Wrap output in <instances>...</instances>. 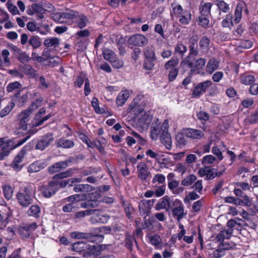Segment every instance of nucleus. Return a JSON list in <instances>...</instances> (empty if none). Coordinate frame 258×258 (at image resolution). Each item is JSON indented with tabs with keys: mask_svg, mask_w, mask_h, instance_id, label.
Masks as SVG:
<instances>
[{
	"mask_svg": "<svg viewBox=\"0 0 258 258\" xmlns=\"http://www.w3.org/2000/svg\"><path fill=\"white\" fill-rule=\"evenodd\" d=\"M34 195L33 186L27 184L21 187L16 195V199L21 206L26 208L33 203Z\"/></svg>",
	"mask_w": 258,
	"mask_h": 258,
	"instance_id": "1",
	"label": "nucleus"
},
{
	"mask_svg": "<svg viewBox=\"0 0 258 258\" xmlns=\"http://www.w3.org/2000/svg\"><path fill=\"white\" fill-rule=\"evenodd\" d=\"M78 12L69 10L64 12L55 13L52 14V19L60 23L70 25V21L77 17Z\"/></svg>",
	"mask_w": 258,
	"mask_h": 258,
	"instance_id": "2",
	"label": "nucleus"
},
{
	"mask_svg": "<svg viewBox=\"0 0 258 258\" xmlns=\"http://www.w3.org/2000/svg\"><path fill=\"white\" fill-rule=\"evenodd\" d=\"M29 138L30 136H27L23 139L20 141H10L7 144L4 145L0 149V160L8 156L11 150L23 145Z\"/></svg>",
	"mask_w": 258,
	"mask_h": 258,
	"instance_id": "3",
	"label": "nucleus"
},
{
	"mask_svg": "<svg viewBox=\"0 0 258 258\" xmlns=\"http://www.w3.org/2000/svg\"><path fill=\"white\" fill-rule=\"evenodd\" d=\"M171 209H172L173 216L178 221H179L186 215V213L184 212V205L178 199L174 200Z\"/></svg>",
	"mask_w": 258,
	"mask_h": 258,
	"instance_id": "4",
	"label": "nucleus"
},
{
	"mask_svg": "<svg viewBox=\"0 0 258 258\" xmlns=\"http://www.w3.org/2000/svg\"><path fill=\"white\" fill-rule=\"evenodd\" d=\"M71 236L73 238L88 239L91 242L97 241L99 239V241H101L103 238V236L102 235H93L90 233H83L78 231H75L71 233Z\"/></svg>",
	"mask_w": 258,
	"mask_h": 258,
	"instance_id": "5",
	"label": "nucleus"
},
{
	"mask_svg": "<svg viewBox=\"0 0 258 258\" xmlns=\"http://www.w3.org/2000/svg\"><path fill=\"white\" fill-rule=\"evenodd\" d=\"M225 168L223 167V169L220 171H218L217 169L213 168L210 169L207 167L201 168L198 173L199 175L203 177L206 176L207 179H212L214 178L216 176H219L221 175L225 171Z\"/></svg>",
	"mask_w": 258,
	"mask_h": 258,
	"instance_id": "6",
	"label": "nucleus"
},
{
	"mask_svg": "<svg viewBox=\"0 0 258 258\" xmlns=\"http://www.w3.org/2000/svg\"><path fill=\"white\" fill-rule=\"evenodd\" d=\"M37 228V224L36 222L31 224H24L18 227V231L19 235L23 238H28L31 234Z\"/></svg>",
	"mask_w": 258,
	"mask_h": 258,
	"instance_id": "7",
	"label": "nucleus"
},
{
	"mask_svg": "<svg viewBox=\"0 0 258 258\" xmlns=\"http://www.w3.org/2000/svg\"><path fill=\"white\" fill-rule=\"evenodd\" d=\"M127 42L129 45L143 47L148 44V39L143 35L135 34L128 38Z\"/></svg>",
	"mask_w": 258,
	"mask_h": 258,
	"instance_id": "8",
	"label": "nucleus"
},
{
	"mask_svg": "<svg viewBox=\"0 0 258 258\" xmlns=\"http://www.w3.org/2000/svg\"><path fill=\"white\" fill-rule=\"evenodd\" d=\"M153 203V200H143L139 202V209L141 216L146 218L149 215Z\"/></svg>",
	"mask_w": 258,
	"mask_h": 258,
	"instance_id": "9",
	"label": "nucleus"
},
{
	"mask_svg": "<svg viewBox=\"0 0 258 258\" xmlns=\"http://www.w3.org/2000/svg\"><path fill=\"white\" fill-rule=\"evenodd\" d=\"M90 200L83 202L81 204V207L84 209L89 208H94L98 206V199L100 197L98 192H92L88 194Z\"/></svg>",
	"mask_w": 258,
	"mask_h": 258,
	"instance_id": "10",
	"label": "nucleus"
},
{
	"mask_svg": "<svg viewBox=\"0 0 258 258\" xmlns=\"http://www.w3.org/2000/svg\"><path fill=\"white\" fill-rule=\"evenodd\" d=\"M212 85L210 80H207L198 84L194 89L192 95L194 97L200 96L203 93L206 92V90Z\"/></svg>",
	"mask_w": 258,
	"mask_h": 258,
	"instance_id": "11",
	"label": "nucleus"
},
{
	"mask_svg": "<svg viewBox=\"0 0 258 258\" xmlns=\"http://www.w3.org/2000/svg\"><path fill=\"white\" fill-rule=\"evenodd\" d=\"M42 194L45 198H50L54 195L58 189V182L52 180L49 182L48 185L46 186H42Z\"/></svg>",
	"mask_w": 258,
	"mask_h": 258,
	"instance_id": "12",
	"label": "nucleus"
},
{
	"mask_svg": "<svg viewBox=\"0 0 258 258\" xmlns=\"http://www.w3.org/2000/svg\"><path fill=\"white\" fill-rule=\"evenodd\" d=\"M54 140L53 135L48 133L42 136L36 145L35 148L41 151L44 150L47 148L51 142Z\"/></svg>",
	"mask_w": 258,
	"mask_h": 258,
	"instance_id": "13",
	"label": "nucleus"
},
{
	"mask_svg": "<svg viewBox=\"0 0 258 258\" xmlns=\"http://www.w3.org/2000/svg\"><path fill=\"white\" fill-rule=\"evenodd\" d=\"M152 120V116L149 113L144 112L141 115L138 120L137 124L142 130H147Z\"/></svg>",
	"mask_w": 258,
	"mask_h": 258,
	"instance_id": "14",
	"label": "nucleus"
},
{
	"mask_svg": "<svg viewBox=\"0 0 258 258\" xmlns=\"http://www.w3.org/2000/svg\"><path fill=\"white\" fill-rule=\"evenodd\" d=\"M137 168L138 177L142 181H146L150 175L147 164L144 162H141L138 164Z\"/></svg>",
	"mask_w": 258,
	"mask_h": 258,
	"instance_id": "15",
	"label": "nucleus"
},
{
	"mask_svg": "<svg viewBox=\"0 0 258 258\" xmlns=\"http://www.w3.org/2000/svg\"><path fill=\"white\" fill-rule=\"evenodd\" d=\"M25 154L26 150L23 148L15 157L12 163L11 164V167L14 170H20L22 168V165H21V164L23 160Z\"/></svg>",
	"mask_w": 258,
	"mask_h": 258,
	"instance_id": "16",
	"label": "nucleus"
},
{
	"mask_svg": "<svg viewBox=\"0 0 258 258\" xmlns=\"http://www.w3.org/2000/svg\"><path fill=\"white\" fill-rule=\"evenodd\" d=\"M198 37L197 35L191 37L189 39V56H196L199 54L198 45Z\"/></svg>",
	"mask_w": 258,
	"mask_h": 258,
	"instance_id": "17",
	"label": "nucleus"
},
{
	"mask_svg": "<svg viewBox=\"0 0 258 258\" xmlns=\"http://www.w3.org/2000/svg\"><path fill=\"white\" fill-rule=\"evenodd\" d=\"M185 135L186 137L196 140H201L204 138L203 131L194 128L185 130Z\"/></svg>",
	"mask_w": 258,
	"mask_h": 258,
	"instance_id": "18",
	"label": "nucleus"
},
{
	"mask_svg": "<svg viewBox=\"0 0 258 258\" xmlns=\"http://www.w3.org/2000/svg\"><path fill=\"white\" fill-rule=\"evenodd\" d=\"M160 123L159 119L156 118L154 120L152 124L150 132L151 137L153 140L157 139L159 135L162 133Z\"/></svg>",
	"mask_w": 258,
	"mask_h": 258,
	"instance_id": "19",
	"label": "nucleus"
},
{
	"mask_svg": "<svg viewBox=\"0 0 258 258\" xmlns=\"http://www.w3.org/2000/svg\"><path fill=\"white\" fill-rule=\"evenodd\" d=\"M233 233V229L228 228L227 230H222L217 234L215 240L219 242L221 244L224 242L225 239H228L230 238Z\"/></svg>",
	"mask_w": 258,
	"mask_h": 258,
	"instance_id": "20",
	"label": "nucleus"
},
{
	"mask_svg": "<svg viewBox=\"0 0 258 258\" xmlns=\"http://www.w3.org/2000/svg\"><path fill=\"white\" fill-rule=\"evenodd\" d=\"M88 247L92 249L94 247L90 246V244L88 242L80 241L73 244L71 249L74 251L80 252L87 250Z\"/></svg>",
	"mask_w": 258,
	"mask_h": 258,
	"instance_id": "21",
	"label": "nucleus"
},
{
	"mask_svg": "<svg viewBox=\"0 0 258 258\" xmlns=\"http://www.w3.org/2000/svg\"><path fill=\"white\" fill-rule=\"evenodd\" d=\"M69 162V161L66 160L56 162L49 167L48 172L51 174L59 172L68 167Z\"/></svg>",
	"mask_w": 258,
	"mask_h": 258,
	"instance_id": "22",
	"label": "nucleus"
},
{
	"mask_svg": "<svg viewBox=\"0 0 258 258\" xmlns=\"http://www.w3.org/2000/svg\"><path fill=\"white\" fill-rule=\"evenodd\" d=\"M174 200H170L168 196H164L162 201L156 204V209L157 210L164 209H171Z\"/></svg>",
	"mask_w": 258,
	"mask_h": 258,
	"instance_id": "23",
	"label": "nucleus"
},
{
	"mask_svg": "<svg viewBox=\"0 0 258 258\" xmlns=\"http://www.w3.org/2000/svg\"><path fill=\"white\" fill-rule=\"evenodd\" d=\"M219 67V62L215 58H211L208 62L206 67V72L209 74H212L214 71L217 70Z\"/></svg>",
	"mask_w": 258,
	"mask_h": 258,
	"instance_id": "24",
	"label": "nucleus"
},
{
	"mask_svg": "<svg viewBox=\"0 0 258 258\" xmlns=\"http://www.w3.org/2000/svg\"><path fill=\"white\" fill-rule=\"evenodd\" d=\"M55 145L57 147L66 149L73 148L75 144L72 140L61 138L56 140Z\"/></svg>",
	"mask_w": 258,
	"mask_h": 258,
	"instance_id": "25",
	"label": "nucleus"
},
{
	"mask_svg": "<svg viewBox=\"0 0 258 258\" xmlns=\"http://www.w3.org/2000/svg\"><path fill=\"white\" fill-rule=\"evenodd\" d=\"M94 187L88 184H75L73 190L76 192H88L94 189Z\"/></svg>",
	"mask_w": 258,
	"mask_h": 258,
	"instance_id": "26",
	"label": "nucleus"
},
{
	"mask_svg": "<svg viewBox=\"0 0 258 258\" xmlns=\"http://www.w3.org/2000/svg\"><path fill=\"white\" fill-rule=\"evenodd\" d=\"M130 96V92L128 90H122L118 95L116 100L117 105L122 106Z\"/></svg>",
	"mask_w": 258,
	"mask_h": 258,
	"instance_id": "27",
	"label": "nucleus"
},
{
	"mask_svg": "<svg viewBox=\"0 0 258 258\" xmlns=\"http://www.w3.org/2000/svg\"><path fill=\"white\" fill-rule=\"evenodd\" d=\"M212 6V4L211 3H204V2H202L199 8L201 15L204 16H209L210 15Z\"/></svg>",
	"mask_w": 258,
	"mask_h": 258,
	"instance_id": "28",
	"label": "nucleus"
},
{
	"mask_svg": "<svg viewBox=\"0 0 258 258\" xmlns=\"http://www.w3.org/2000/svg\"><path fill=\"white\" fill-rule=\"evenodd\" d=\"M160 140L162 143L165 146L166 149L168 150L170 149L172 146V140L170 135L168 132L162 133Z\"/></svg>",
	"mask_w": 258,
	"mask_h": 258,
	"instance_id": "29",
	"label": "nucleus"
},
{
	"mask_svg": "<svg viewBox=\"0 0 258 258\" xmlns=\"http://www.w3.org/2000/svg\"><path fill=\"white\" fill-rule=\"evenodd\" d=\"M40 208L37 205H32L27 212L28 216H32L36 218L40 217Z\"/></svg>",
	"mask_w": 258,
	"mask_h": 258,
	"instance_id": "30",
	"label": "nucleus"
},
{
	"mask_svg": "<svg viewBox=\"0 0 258 258\" xmlns=\"http://www.w3.org/2000/svg\"><path fill=\"white\" fill-rule=\"evenodd\" d=\"M244 4L238 3L236 5V8L234 13V19L233 21L235 23H238L241 19L242 12L243 10Z\"/></svg>",
	"mask_w": 258,
	"mask_h": 258,
	"instance_id": "31",
	"label": "nucleus"
},
{
	"mask_svg": "<svg viewBox=\"0 0 258 258\" xmlns=\"http://www.w3.org/2000/svg\"><path fill=\"white\" fill-rule=\"evenodd\" d=\"M99 209L94 210H86L85 211H82L77 212L75 214V217L78 219H82L83 218L87 216L93 215L95 212H98Z\"/></svg>",
	"mask_w": 258,
	"mask_h": 258,
	"instance_id": "32",
	"label": "nucleus"
},
{
	"mask_svg": "<svg viewBox=\"0 0 258 258\" xmlns=\"http://www.w3.org/2000/svg\"><path fill=\"white\" fill-rule=\"evenodd\" d=\"M144 54L146 59L156 60L155 49L153 46L146 47L144 50Z\"/></svg>",
	"mask_w": 258,
	"mask_h": 258,
	"instance_id": "33",
	"label": "nucleus"
},
{
	"mask_svg": "<svg viewBox=\"0 0 258 258\" xmlns=\"http://www.w3.org/2000/svg\"><path fill=\"white\" fill-rule=\"evenodd\" d=\"M16 101L18 102V105L22 106L28 100V93L21 95V92L19 91L15 94Z\"/></svg>",
	"mask_w": 258,
	"mask_h": 258,
	"instance_id": "34",
	"label": "nucleus"
},
{
	"mask_svg": "<svg viewBox=\"0 0 258 258\" xmlns=\"http://www.w3.org/2000/svg\"><path fill=\"white\" fill-rule=\"evenodd\" d=\"M179 182L176 180L173 181H169L168 183V186L169 189L172 191L174 194H178L180 192L183 190V188L182 187H178L175 189L179 185Z\"/></svg>",
	"mask_w": 258,
	"mask_h": 258,
	"instance_id": "35",
	"label": "nucleus"
},
{
	"mask_svg": "<svg viewBox=\"0 0 258 258\" xmlns=\"http://www.w3.org/2000/svg\"><path fill=\"white\" fill-rule=\"evenodd\" d=\"M144 218V221L142 224V227L144 229H148L149 230H152L154 228V225L157 223L155 218L152 217L149 219Z\"/></svg>",
	"mask_w": 258,
	"mask_h": 258,
	"instance_id": "36",
	"label": "nucleus"
},
{
	"mask_svg": "<svg viewBox=\"0 0 258 258\" xmlns=\"http://www.w3.org/2000/svg\"><path fill=\"white\" fill-rule=\"evenodd\" d=\"M127 111L128 112H133L135 115H142L145 112L143 109L139 105H137L135 103H132L128 107Z\"/></svg>",
	"mask_w": 258,
	"mask_h": 258,
	"instance_id": "37",
	"label": "nucleus"
},
{
	"mask_svg": "<svg viewBox=\"0 0 258 258\" xmlns=\"http://www.w3.org/2000/svg\"><path fill=\"white\" fill-rule=\"evenodd\" d=\"M87 199L86 194H75L67 198V200L69 202L73 204L75 202H78L86 200Z\"/></svg>",
	"mask_w": 258,
	"mask_h": 258,
	"instance_id": "38",
	"label": "nucleus"
},
{
	"mask_svg": "<svg viewBox=\"0 0 258 258\" xmlns=\"http://www.w3.org/2000/svg\"><path fill=\"white\" fill-rule=\"evenodd\" d=\"M23 71L26 75H28L31 78L36 79L39 77L37 71L30 65L25 66Z\"/></svg>",
	"mask_w": 258,
	"mask_h": 258,
	"instance_id": "39",
	"label": "nucleus"
},
{
	"mask_svg": "<svg viewBox=\"0 0 258 258\" xmlns=\"http://www.w3.org/2000/svg\"><path fill=\"white\" fill-rule=\"evenodd\" d=\"M210 44V40L206 36L202 37L199 42L200 48L202 51H208L209 49Z\"/></svg>",
	"mask_w": 258,
	"mask_h": 258,
	"instance_id": "40",
	"label": "nucleus"
},
{
	"mask_svg": "<svg viewBox=\"0 0 258 258\" xmlns=\"http://www.w3.org/2000/svg\"><path fill=\"white\" fill-rule=\"evenodd\" d=\"M216 5L219 10V14L221 12L227 13L230 11L229 5L223 0H216Z\"/></svg>",
	"mask_w": 258,
	"mask_h": 258,
	"instance_id": "41",
	"label": "nucleus"
},
{
	"mask_svg": "<svg viewBox=\"0 0 258 258\" xmlns=\"http://www.w3.org/2000/svg\"><path fill=\"white\" fill-rule=\"evenodd\" d=\"M102 54L103 58L109 62H111L116 56L113 50L107 48L103 51Z\"/></svg>",
	"mask_w": 258,
	"mask_h": 258,
	"instance_id": "42",
	"label": "nucleus"
},
{
	"mask_svg": "<svg viewBox=\"0 0 258 258\" xmlns=\"http://www.w3.org/2000/svg\"><path fill=\"white\" fill-rule=\"evenodd\" d=\"M178 63L179 59L177 57H172L165 64L164 68L166 70L176 69L175 67L178 65Z\"/></svg>",
	"mask_w": 258,
	"mask_h": 258,
	"instance_id": "43",
	"label": "nucleus"
},
{
	"mask_svg": "<svg viewBox=\"0 0 258 258\" xmlns=\"http://www.w3.org/2000/svg\"><path fill=\"white\" fill-rule=\"evenodd\" d=\"M43 164L39 161H36L29 166L28 171L29 173H35L38 172L41 169L43 168Z\"/></svg>",
	"mask_w": 258,
	"mask_h": 258,
	"instance_id": "44",
	"label": "nucleus"
},
{
	"mask_svg": "<svg viewBox=\"0 0 258 258\" xmlns=\"http://www.w3.org/2000/svg\"><path fill=\"white\" fill-rule=\"evenodd\" d=\"M59 43V40L56 37H51L46 39L44 41V45L47 47L58 46Z\"/></svg>",
	"mask_w": 258,
	"mask_h": 258,
	"instance_id": "45",
	"label": "nucleus"
},
{
	"mask_svg": "<svg viewBox=\"0 0 258 258\" xmlns=\"http://www.w3.org/2000/svg\"><path fill=\"white\" fill-rule=\"evenodd\" d=\"M185 130L183 133H178L176 136V141L180 147L184 146L187 144V140L185 138Z\"/></svg>",
	"mask_w": 258,
	"mask_h": 258,
	"instance_id": "46",
	"label": "nucleus"
},
{
	"mask_svg": "<svg viewBox=\"0 0 258 258\" xmlns=\"http://www.w3.org/2000/svg\"><path fill=\"white\" fill-rule=\"evenodd\" d=\"M179 21L182 24H187L191 20V14L188 11H184V12L179 15Z\"/></svg>",
	"mask_w": 258,
	"mask_h": 258,
	"instance_id": "47",
	"label": "nucleus"
},
{
	"mask_svg": "<svg viewBox=\"0 0 258 258\" xmlns=\"http://www.w3.org/2000/svg\"><path fill=\"white\" fill-rule=\"evenodd\" d=\"M100 212V210L98 212H95L93 215H94V216L92 217V218H94L96 219V221L102 223H106L108 220L109 219V216L107 214H102L98 213Z\"/></svg>",
	"mask_w": 258,
	"mask_h": 258,
	"instance_id": "48",
	"label": "nucleus"
},
{
	"mask_svg": "<svg viewBox=\"0 0 258 258\" xmlns=\"http://www.w3.org/2000/svg\"><path fill=\"white\" fill-rule=\"evenodd\" d=\"M165 176L160 173L156 174L154 175V176L153 177V179L152 180V183L153 184H156L157 183L159 184H165Z\"/></svg>",
	"mask_w": 258,
	"mask_h": 258,
	"instance_id": "49",
	"label": "nucleus"
},
{
	"mask_svg": "<svg viewBox=\"0 0 258 258\" xmlns=\"http://www.w3.org/2000/svg\"><path fill=\"white\" fill-rule=\"evenodd\" d=\"M32 112L28 108L22 111L19 115V119L21 121L27 123L30 119V115Z\"/></svg>",
	"mask_w": 258,
	"mask_h": 258,
	"instance_id": "50",
	"label": "nucleus"
},
{
	"mask_svg": "<svg viewBox=\"0 0 258 258\" xmlns=\"http://www.w3.org/2000/svg\"><path fill=\"white\" fill-rule=\"evenodd\" d=\"M90 246H93L94 247L92 248V250L91 247L90 248L88 247V248H87V250L85 251V252L83 254V256L84 257H86V258L90 257L92 256V255H93L95 253V252H98V251H100V250H102V249H99V248H98V246H97L95 245L90 244Z\"/></svg>",
	"mask_w": 258,
	"mask_h": 258,
	"instance_id": "51",
	"label": "nucleus"
},
{
	"mask_svg": "<svg viewBox=\"0 0 258 258\" xmlns=\"http://www.w3.org/2000/svg\"><path fill=\"white\" fill-rule=\"evenodd\" d=\"M77 17H78L77 22L78 27L80 29L86 27L87 23L88 22V20L86 16L83 14L79 15L78 14Z\"/></svg>",
	"mask_w": 258,
	"mask_h": 258,
	"instance_id": "52",
	"label": "nucleus"
},
{
	"mask_svg": "<svg viewBox=\"0 0 258 258\" xmlns=\"http://www.w3.org/2000/svg\"><path fill=\"white\" fill-rule=\"evenodd\" d=\"M155 188L154 194L157 197H160L164 195L166 189L165 184L158 186L157 184L153 186Z\"/></svg>",
	"mask_w": 258,
	"mask_h": 258,
	"instance_id": "53",
	"label": "nucleus"
},
{
	"mask_svg": "<svg viewBox=\"0 0 258 258\" xmlns=\"http://www.w3.org/2000/svg\"><path fill=\"white\" fill-rule=\"evenodd\" d=\"M28 43L31 46H32L33 49L38 48L41 44L39 38L36 36L31 37L29 39Z\"/></svg>",
	"mask_w": 258,
	"mask_h": 258,
	"instance_id": "54",
	"label": "nucleus"
},
{
	"mask_svg": "<svg viewBox=\"0 0 258 258\" xmlns=\"http://www.w3.org/2000/svg\"><path fill=\"white\" fill-rule=\"evenodd\" d=\"M197 179V177L194 174H190L186 176L181 181V184L184 186H188L192 184Z\"/></svg>",
	"mask_w": 258,
	"mask_h": 258,
	"instance_id": "55",
	"label": "nucleus"
},
{
	"mask_svg": "<svg viewBox=\"0 0 258 258\" xmlns=\"http://www.w3.org/2000/svg\"><path fill=\"white\" fill-rule=\"evenodd\" d=\"M187 50L186 46L181 43H178L175 45L174 49L175 52L179 53L182 56L184 55Z\"/></svg>",
	"mask_w": 258,
	"mask_h": 258,
	"instance_id": "56",
	"label": "nucleus"
},
{
	"mask_svg": "<svg viewBox=\"0 0 258 258\" xmlns=\"http://www.w3.org/2000/svg\"><path fill=\"white\" fill-rule=\"evenodd\" d=\"M240 81L241 83L249 85L253 83L254 81V77L252 75H244L241 77Z\"/></svg>",
	"mask_w": 258,
	"mask_h": 258,
	"instance_id": "57",
	"label": "nucleus"
},
{
	"mask_svg": "<svg viewBox=\"0 0 258 258\" xmlns=\"http://www.w3.org/2000/svg\"><path fill=\"white\" fill-rule=\"evenodd\" d=\"M232 15L228 14L226 15V18L222 22V25L224 27L230 28L233 26Z\"/></svg>",
	"mask_w": 258,
	"mask_h": 258,
	"instance_id": "58",
	"label": "nucleus"
},
{
	"mask_svg": "<svg viewBox=\"0 0 258 258\" xmlns=\"http://www.w3.org/2000/svg\"><path fill=\"white\" fill-rule=\"evenodd\" d=\"M14 106V104L13 102H10L8 105L3 109L0 112V117H4L8 115Z\"/></svg>",
	"mask_w": 258,
	"mask_h": 258,
	"instance_id": "59",
	"label": "nucleus"
},
{
	"mask_svg": "<svg viewBox=\"0 0 258 258\" xmlns=\"http://www.w3.org/2000/svg\"><path fill=\"white\" fill-rule=\"evenodd\" d=\"M27 130V123L23 122L19 120V123L16 127V133L19 134H24Z\"/></svg>",
	"mask_w": 258,
	"mask_h": 258,
	"instance_id": "60",
	"label": "nucleus"
},
{
	"mask_svg": "<svg viewBox=\"0 0 258 258\" xmlns=\"http://www.w3.org/2000/svg\"><path fill=\"white\" fill-rule=\"evenodd\" d=\"M43 101V98L42 97H39L37 100H36L34 102L32 103L31 106H30L28 109L30 110L31 112L33 110L37 109L40 105L42 101Z\"/></svg>",
	"mask_w": 258,
	"mask_h": 258,
	"instance_id": "61",
	"label": "nucleus"
},
{
	"mask_svg": "<svg viewBox=\"0 0 258 258\" xmlns=\"http://www.w3.org/2000/svg\"><path fill=\"white\" fill-rule=\"evenodd\" d=\"M17 59L22 63H24L28 62L30 60V57L25 52L21 50L18 54Z\"/></svg>",
	"mask_w": 258,
	"mask_h": 258,
	"instance_id": "62",
	"label": "nucleus"
},
{
	"mask_svg": "<svg viewBox=\"0 0 258 258\" xmlns=\"http://www.w3.org/2000/svg\"><path fill=\"white\" fill-rule=\"evenodd\" d=\"M206 59L204 58L200 57L196 59L195 61V69L200 70L203 69L205 66Z\"/></svg>",
	"mask_w": 258,
	"mask_h": 258,
	"instance_id": "63",
	"label": "nucleus"
},
{
	"mask_svg": "<svg viewBox=\"0 0 258 258\" xmlns=\"http://www.w3.org/2000/svg\"><path fill=\"white\" fill-rule=\"evenodd\" d=\"M122 204L124 207V212L126 216L130 218L131 215L133 211V208L131 204L125 202L124 201H122Z\"/></svg>",
	"mask_w": 258,
	"mask_h": 258,
	"instance_id": "64",
	"label": "nucleus"
}]
</instances>
